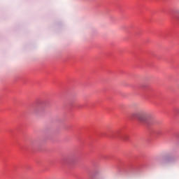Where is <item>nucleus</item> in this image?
<instances>
[{"mask_svg": "<svg viewBox=\"0 0 179 179\" xmlns=\"http://www.w3.org/2000/svg\"><path fill=\"white\" fill-rule=\"evenodd\" d=\"M131 117L133 120H137L141 124H146L152 120L153 115L146 110H140L133 112Z\"/></svg>", "mask_w": 179, "mask_h": 179, "instance_id": "1", "label": "nucleus"}, {"mask_svg": "<svg viewBox=\"0 0 179 179\" xmlns=\"http://www.w3.org/2000/svg\"><path fill=\"white\" fill-rule=\"evenodd\" d=\"M171 163H173V159L166 158L163 162V166L164 167H169Z\"/></svg>", "mask_w": 179, "mask_h": 179, "instance_id": "2", "label": "nucleus"}]
</instances>
